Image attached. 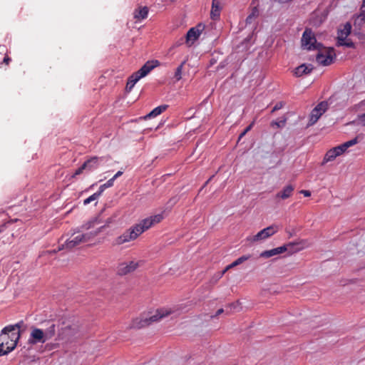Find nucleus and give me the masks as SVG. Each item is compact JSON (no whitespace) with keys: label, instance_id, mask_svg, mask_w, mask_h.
I'll use <instances>...</instances> for the list:
<instances>
[{"label":"nucleus","instance_id":"nucleus-1","mask_svg":"<svg viewBox=\"0 0 365 365\" xmlns=\"http://www.w3.org/2000/svg\"><path fill=\"white\" fill-rule=\"evenodd\" d=\"M55 334L56 325L53 322L45 330L33 327H31L28 343L30 345L44 344L48 340L52 339Z\"/></svg>","mask_w":365,"mask_h":365},{"label":"nucleus","instance_id":"nucleus-2","mask_svg":"<svg viewBox=\"0 0 365 365\" xmlns=\"http://www.w3.org/2000/svg\"><path fill=\"white\" fill-rule=\"evenodd\" d=\"M105 227L106 225L101 226L94 232H90L84 234L80 233L79 232H75L71 237L66 240L61 247H59V250H71L81 243L88 242L101 232Z\"/></svg>","mask_w":365,"mask_h":365},{"label":"nucleus","instance_id":"nucleus-3","mask_svg":"<svg viewBox=\"0 0 365 365\" xmlns=\"http://www.w3.org/2000/svg\"><path fill=\"white\" fill-rule=\"evenodd\" d=\"M175 311L171 309H160L156 310L155 313L149 317L136 318L133 320L130 328L140 329L148 326L152 322H158L159 319L164 318L170 314H172Z\"/></svg>","mask_w":365,"mask_h":365},{"label":"nucleus","instance_id":"nucleus-4","mask_svg":"<svg viewBox=\"0 0 365 365\" xmlns=\"http://www.w3.org/2000/svg\"><path fill=\"white\" fill-rule=\"evenodd\" d=\"M302 46L309 51L321 50L322 44L317 43L314 34L310 29H306L302 37Z\"/></svg>","mask_w":365,"mask_h":365},{"label":"nucleus","instance_id":"nucleus-5","mask_svg":"<svg viewBox=\"0 0 365 365\" xmlns=\"http://www.w3.org/2000/svg\"><path fill=\"white\" fill-rule=\"evenodd\" d=\"M351 25L349 22H346L343 28L339 29L337 32V41L336 46H345L347 48H354V43L353 41L347 38L349 35L351 34Z\"/></svg>","mask_w":365,"mask_h":365},{"label":"nucleus","instance_id":"nucleus-6","mask_svg":"<svg viewBox=\"0 0 365 365\" xmlns=\"http://www.w3.org/2000/svg\"><path fill=\"white\" fill-rule=\"evenodd\" d=\"M163 218L164 217L163 213L157 214L142 220L139 223L133 226L140 235L150 228L153 225L161 222Z\"/></svg>","mask_w":365,"mask_h":365},{"label":"nucleus","instance_id":"nucleus-7","mask_svg":"<svg viewBox=\"0 0 365 365\" xmlns=\"http://www.w3.org/2000/svg\"><path fill=\"white\" fill-rule=\"evenodd\" d=\"M319 51V53L316 56V61L319 64L327 66L334 62L336 54L333 48L329 47L325 48L324 51Z\"/></svg>","mask_w":365,"mask_h":365},{"label":"nucleus","instance_id":"nucleus-8","mask_svg":"<svg viewBox=\"0 0 365 365\" xmlns=\"http://www.w3.org/2000/svg\"><path fill=\"white\" fill-rule=\"evenodd\" d=\"M6 338L10 340V345L8 349H3V344H0V356L6 355L13 351L20 339V331H11L6 334Z\"/></svg>","mask_w":365,"mask_h":365},{"label":"nucleus","instance_id":"nucleus-9","mask_svg":"<svg viewBox=\"0 0 365 365\" xmlns=\"http://www.w3.org/2000/svg\"><path fill=\"white\" fill-rule=\"evenodd\" d=\"M328 103L326 101H322L319 103H318L311 112V114L309 115V125H312L315 123H317L319 118L328 109Z\"/></svg>","mask_w":365,"mask_h":365},{"label":"nucleus","instance_id":"nucleus-10","mask_svg":"<svg viewBox=\"0 0 365 365\" xmlns=\"http://www.w3.org/2000/svg\"><path fill=\"white\" fill-rule=\"evenodd\" d=\"M138 236V232L135 230V227L133 226L124 232L121 235L115 238L114 244L116 245H120L135 240Z\"/></svg>","mask_w":365,"mask_h":365},{"label":"nucleus","instance_id":"nucleus-11","mask_svg":"<svg viewBox=\"0 0 365 365\" xmlns=\"http://www.w3.org/2000/svg\"><path fill=\"white\" fill-rule=\"evenodd\" d=\"M277 232V227L276 225H271L266 228H264L259 232H257L253 237L248 238V240L252 242L261 241L267 239L272 236Z\"/></svg>","mask_w":365,"mask_h":365},{"label":"nucleus","instance_id":"nucleus-12","mask_svg":"<svg viewBox=\"0 0 365 365\" xmlns=\"http://www.w3.org/2000/svg\"><path fill=\"white\" fill-rule=\"evenodd\" d=\"M139 267L137 261L123 262L118 266L117 272L119 275H126L134 272Z\"/></svg>","mask_w":365,"mask_h":365},{"label":"nucleus","instance_id":"nucleus-13","mask_svg":"<svg viewBox=\"0 0 365 365\" xmlns=\"http://www.w3.org/2000/svg\"><path fill=\"white\" fill-rule=\"evenodd\" d=\"M159 65L160 62L158 60L148 61L135 73L141 79Z\"/></svg>","mask_w":365,"mask_h":365},{"label":"nucleus","instance_id":"nucleus-14","mask_svg":"<svg viewBox=\"0 0 365 365\" xmlns=\"http://www.w3.org/2000/svg\"><path fill=\"white\" fill-rule=\"evenodd\" d=\"M292 245V243H289L287 245H282V246H280V247H276V248H274V249H272L269 250H265V251L261 252L259 256L261 257H264V258L272 257L273 256L283 253L284 252H285L287 250V247L290 246Z\"/></svg>","mask_w":365,"mask_h":365},{"label":"nucleus","instance_id":"nucleus-15","mask_svg":"<svg viewBox=\"0 0 365 365\" xmlns=\"http://www.w3.org/2000/svg\"><path fill=\"white\" fill-rule=\"evenodd\" d=\"M101 160V158L93 157L85 161L83 164L86 168V170L87 172H91L98 168L100 165V161Z\"/></svg>","mask_w":365,"mask_h":365},{"label":"nucleus","instance_id":"nucleus-16","mask_svg":"<svg viewBox=\"0 0 365 365\" xmlns=\"http://www.w3.org/2000/svg\"><path fill=\"white\" fill-rule=\"evenodd\" d=\"M222 9L220 0H212V9L210 11V17L213 20H217L220 18V11Z\"/></svg>","mask_w":365,"mask_h":365},{"label":"nucleus","instance_id":"nucleus-17","mask_svg":"<svg viewBox=\"0 0 365 365\" xmlns=\"http://www.w3.org/2000/svg\"><path fill=\"white\" fill-rule=\"evenodd\" d=\"M200 35V31L196 28H191L185 36V41L187 44L192 43Z\"/></svg>","mask_w":365,"mask_h":365},{"label":"nucleus","instance_id":"nucleus-18","mask_svg":"<svg viewBox=\"0 0 365 365\" xmlns=\"http://www.w3.org/2000/svg\"><path fill=\"white\" fill-rule=\"evenodd\" d=\"M313 68L314 67L312 64L307 65L305 63H303L295 68L294 75L297 77H299L304 74L310 73Z\"/></svg>","mask_w":365,"mask_h":365},{"label":"nucleus","instance_id":"nucleus-19","mask_svg":"<svg viewBox=\"0 0 365 365\" xmlns=\"http://www.w3.org/2000/svg\"><path fill=\"white\" fill-rule=\"evenodd\" d=\"M294 189V188L292 185H286L282 191L276 194V198H280L282 200H286L289 198L290 196H292Z\"/></svg>","mask_w":365,"mask_h":365},{"label":"nucleus","instance_id":"nucleus-20","mask_svg":"<svg viewBox=\"0 0 365 365\" xmlns=\"http://www.w3.org/2000/svg\"><path fill=\"white\" fill-rule=\"evenodd\" d=\"M148 15V8L147 6H143L138 9L135 10L133 13L134 19H136L137 21H141L142 20L146 19Z\"/></svg>","mask_w":365,"mask_h":365},{"label":"nucleus","instance_id":"nucleus-21","mask_svg":"<svg viewBox=\"0 0 365 365\" xmlns=\"http://www.w3.org/2000/svg\"><path fill=\"white\" fill-rule=\"evenodd\" d=\"M168 106L165 105V104L160 105V106L155 108L149 113L145 115L143 117V119L146 120L148 118L156 117V116L159 115L160 114H161L163 112H164L168 108Z\"/></svg>","mask_w":365,"mask_h":365},{"label":"nucleus","instance_id":"nucleus-22","mask_svg":"<svg viewBox=\"0 0 365 365\" xmlns=\"http://www.w3.org/2000/svg\"><path fill=\"white\" fill-rule=\"evenodd\" d=\"M365 23V13L360 10L359 14L354 16V26L359 29L363 26Z\"/></svg>","mask_w":365,"mask_h":365},{"label":"nucleus","instance_id":"nucleus-23","mask_svg":"<svg viewBox=\"0 0 365 365\" xmlns=\"http://www.w3.org/2000/svg\"><path fill=\"white\" fill-rule=\"evenodd\" d=\"M140 78L135 73H133L128 79V82L125 87L126 92H130L135 83L140 80Z\"/></svg>","mask_w":365,"mask_h":365},{"label":"nucleus","instance_id":"nucleus-24","mask_svg":"<svg viewBox=\"0 0 365 365\" xmlns=\"http://www.w3.org/2000/svg\"><path fill=\"white\" fill-rule=\"evenodd\" d=\"M336 157H338V155H336L335 150H334V149L331 148L329 150H328L325 154L322 164H325L328 162L333 161L334 160H335Z\"/></svg>","mask_w":365,"mask_h":365},{"label":"nucleus","instance_id":"nucleus-25","mask_svg":"<svg viewBox=\"0 0 365 365\" xmlns=\"http://www.w3.org/2000/svg\"><path fill=\"white\" fill-rule=\"evenodd\" d=\"M24 324V322L20 321L15 324L9 325V326L5 327L2 329V332L6 333V331H19V329L21 328Z\"/></svg>","mask_w":365,"mask_h":365},{"label":"nucleus","instance_id":"nucleus-26","mask_svg":"<svg viewBox=\"0 0 365 365\" xmlns=\"http://www.w3.org/2000/svg\"><path fill=\"white\" fill-rule=\"evenodd\" d=\"M185 61H182L175 69L174 78L176 81H179L182 78L183 66L185 64Z\"/></svg>","mask_w":365,"mask_h":365},{"label":"nucleus","instance_id":"nucleus-27","mask_svg":"<svg viewBox=\"0 0 365 365\" xmlns=\"http://www.w3.org/2000/svg\"><path fill=\"white\" fill-rule=\"evenodd\" d=\"M6 333H8V331L3 333L1 331L0 334V344H3V349H8L10 345V340L6 338Z\"/></svg>","mask_w":365,"mask_h":365},{"label":"nucleus","instance_id":"nucleus-28","mask_svg":"<svg viewBox=\"0 0 365 365\" xmlns=\"http://www.w3.org/2000/svg\"><path fill=\"white\" fill-rule=\"evenodd\" d=\"M113 184H114L113 179H109L106 183L101 185L99 187L98 191H97V192L100 194V195H101L102 193L103 192V191L106 188L112 187L113 185Z\"/></svg>","mask_w":365,"mask_h":365},{"label":"nucleus","instance_id":"nucleus-29","mask_svg":"<svg viewBox=\"0 0 365 365\" xmlns=\"http://www.w3.org/2000/svg\"><path fill=\"white\" fill-rule=\"evenodd\" d=\"M358 142H359L358 137H356V138H353V139H351L350 140H348V141H346V142H345V143H342L341 145H342L344 150L345 151H346V150L349 148L356 145V143H358Z\"/></svg>","mask_w":365,"mask_h":365},{"label":"nucleus","instance_id":"nucleus-30","mask_svg":"<svg viewBox=\"0 0 365 365\" xmlns=\"http://www.w3.org/2000/svg\"><path fill=\"white\" fill-rule=\"evenodd\" d=\"M100 196H101L100 194L98 192H96L93 193V195H91V196H89L88 197H87L86 199H85L83 201V204L85 205H86L91 203V202L97 200Z\"/></svg>","mask_w":365,"mask_h":365},{"label":"nucleus","instance_id":"nucleus-31","mask_svg":"<svg viewBox=\"0 0 365 365\" xmlns=\"http://www.w3.org/2000/svg\"><path fill=\"white\" fill-rule=\"evenodd\" d=\"M98 223V220L97 217H96V218H93V220L88 221L87 223L84 224L83 225H82V228L85 229V230H88V229L94 227V225Z\"/></svg>","mask_w":365,"mask_h":365},{"label":"nucleus","instance_id":"nucleus-32","mask_svg":"<svg viewBox=\"0 0 365 365\" xmlns=\"http://www.w3.org/2000/svg\"><path fill=\"white\" fill-rule=\"evenodd\" d=\"M286 121L287 119L284 118L278 121H272L271 125L277 128H283L286 124Z\"/></svg>","mask_w":365,"mask_h":365},{"label":"nucleus","instance_id":"nucleus-33","mask_svg":"<svg viewBox=\"0 0 365 365\" xmlns=\"http://www.w3.org/2000/svg\"><path fill=\"white\" fill-rule=\"evenodd\" d=\"M250 258V255H242L240 257L237 258L236 260H235L233 262L236 266L242 264V262L247 261Z\"/></svg>","mask_w":365,"mask_h":365},{"label":"nucleus","instance_id":"nucleus-34","mask_svg":"<svg viewBox=\"0 0 365 365\" xmlns=\"http://www.w3.org/2000/svg\"><path fill=\"white\" fill-rule=\"evenodd\" d=\"M235 267H236V265L235 264L234 262H232L231 264L227 265L221 272L218 273V278H221L227 270Z\"/></svg>","mask_w":365,"mask_h":365},{"label":"nucleus","instance_id":"nucleus-35","mask_svg":"<svg viewBox=\"0 0 365 365\" xmlns=\"http://www.w3.org/2000/svg\"><path fill=\"white\" fill-rule=\"evenodd\" d=\"M235 267H236V265L235 264L234 262H232L231 264L227 265L221 272L218 273V278H221L227 270Z\"/></svg>","mask_w":365,"mask_h":365},{"label":"nucleus","instance_id":"nucleus-36","mask_svg":"<svg viewBox=\"0 0 365 365\" xmlns=\"http://www.w3.org/2000/svg\"><path fill=\"white\" fill-rule=\"evenodd\" d=\"M257 9H255V10L252 11V14H250L246 19V23L250 24L252 22V19L257 16Z\"/></svg>","mask_w":365,"mask_h":365},{"label":"nucleus","instance_id":"nucleus-37","mask_svg":"<svg viewBox=\"0 0 365 365\" xmlns=\"http://www.w3.org/2000/svg\"><path fill=\"white\" fill-rule=\"evenodd\" d=\"M84 170H86V168L84 167L83 164H82L81 167L76 170L74 173L72 175V178H75L76 176L83 173Z\"/></svg>","mask_w":365,"mask_h":365},{"label":"nucleus","instance_id":"nucleus-38","mask_svg":"<svg viewBox=\"0 0 365 365\" xmlns=\"http://www.w3.org/2000/svg\"><path fill=\"white\" fill-rule=\"evenodd\" d=\"M334 150H335L336 155H338V156L342 155L345 150H344L343 147L341 145H339L338 146H336L334 148H333Z\"/></svg>","mask_w":365,"mask_h":365},{"label":"nucleus","instance_id":"nucleus-39","mask_svg":"<svg viewBox=\"0 0 365 365\" xmlns=\"http://www.w3.org/2000/svg\"><path fill=\"white\" fill-rule=\"evenodd\" d=\"M358 124L365 126V113L358 115Z\"/></svg>","mask_w":365,"mask_h":365},{"label":"nucleus","instance_id":"nucleus-40","mask_svg":"<svg viewBox=\"0 0 365 365\" xmlns=\"http://www.w3.org/2000/svg\"><path fill=\"white\" fill-rule=\"evenodd\" d=\"M284 106V103L283 102H278L275 104V106L273 107L272 110V113H274L279 109H281L282 107Z\"/></svg>","mask_w":365,"mask_h":365},{"label":"nucleus","instance_id":"nucleus-41","mask_svg":"<svg viewBox=\"0 0 365 365\" xmlns=\"http://www.w3.org/2000/svg\"><path fill=\"white\" fill-rule=\"evenodd\" d=\"M254 124V122H252L250 125H249L245 130L242 133H240V136H239V139L242 138L249 130H251V128H252V125Z\"/></svg>","mask_w":365,"mask_h":365},{"label":"nucleus","instance_id":"nucleus-42","mask_svg":"<svg viewBox=\"0 0 365 365\" xmlns=\"http://www.w3.org/2000/svg\"><path fill=\"white\" fill-rule=\"evenodd\" d=\"M123 171H118L114 175L113 178H111L110 179H113V182L120 176H121L123 175Z\"/></svg>","mask_w":365,"mask_h":365},{"label":"nucleus","instance_id":"nucleus-43","mask_svg":"<svg viewBox=\"0 0 365 365\" xmlns=\"http://www.w3.org/2000/svg\"><path fill=\"white\" fill-rule=\"evenodd\" d=\"M300 193L304 195V197H309L311 195V192L309 190H302Z\"/></svg>","mask_w":365,"mask_h":365},{"label":"nucleus","instance_id":"nucleus-44","mask_svg":"<svg viewBox=\"0 0 365 365\" xmlns=\"http://www.w3.org/2000/svg\"><path fill=\"white\" fill-rule=\"evenodd\" d=\"M360 10L362 12L365 13V0H362V5H361V6L360 8Z\"/></svg>","mask_w":365,"mask_h":365},{"label":"nucleus","instance_id":"nucleus-45","mask_svg":"<svg viewBox=\"0 0 365 365\" xmlns=\"http://www.w3.org/2000/svg\"><path fill=\"white\" fill-rule=\"evenodd\" d=\"M11 61V59H10V58H9V57H8V56H4V59H3V61H4V63H9V61Z\"/></svg>","mask_w":365,"mask_h":365},{"label":"nucleus","instance_id":"nucleus-46","mask_svg":"<svg viewBox=\"0 0 365 365\" xmlns=\"http://www.w3.org/2000/svg\"><path fill=\"white\" fill-rule=\"evenodd\" d=\"M275 1L279 4H284V3L290 1L291 0H275Z\"/></svg>","mask_w":365,"mask_h":365},{"label":"nucleus","instance_id":"nucleus-47","mask_svg":"<svg viewBox=\"0 0 365 365\" xmlns=\"http://www.w3.org/2000/svg\"><path fill=\"white\" fill-rule=\"evenodd\" d=\"M5 228H6V225H1V226H0V233H1L2 232H4V230H5Z\"/></svg>","mask_w":365,"mask_h":365},{"label":"nucleus","instance_id":"nucleus-48","mask_svg":"<svg viewBox=\"0 0 365 365\" xmlns=\"http://www.w3.org/2000/svg\"><path fill=\"white\" fill-rule=\"evenodd\" d=\"M224 312V309H220L217 311L216 312V316L219 315V314H221L222 313H223Z\"/></svg>","mask_w":365,"mask_h":365},{"label":"nucleus","instance_id":"nucleus-49","mask_svg":"<svg viewBox=\"0 0 365 365\" xmlns=\"http://www.w3.org/2000/svg\"><path fill=\"white\" fill-rule=\"evenodd\" d=\"M237 304L238 302H237V304H233L232 306L233 307L234 309L238 311L239 309H237Z\"/></svg>","mask_w":365,"mask_h":365},{"label":"nucleus","instance_id":"nucleus-50","mask_svg":"<svg viewBox=\"0 0 365 365\" xmlns=\"http://www.w3.org/2000/svg\"><path fill=\"white\" fill-rule=\"evenodd\" d=\"M6 50L4 46H0V52H4Z\"/></svg>","mask_w":365,"mask_h":365},{"label":"nucleus","instance_id":"nucleus-51","mask_svg":"<svg viewBox=\"0 0 365 365\" xmlns=\"http://www.w3.org/2000/svg\"><path fill=\"white\" fill-rule=\"evenodd\" d=\"M220 278H218V273L215 276V281L217 282Z\"/></svg>","mask_w":365,"mask_h":365},{"label":"nucleus","instance_id":"nucleus-52","mask_svg":"<svg viewBox=\"0 0 365 365\" xmlns=\"http://www.w3.org/2000/svg\"><path fill=\"white\" fill-rule=\"evenodd\" d=\"M212 178H210L207 181H206V184L208 183V182L211 180Z\"/></svg>","mask_w":365,"mask_h":365}]
</instances>
